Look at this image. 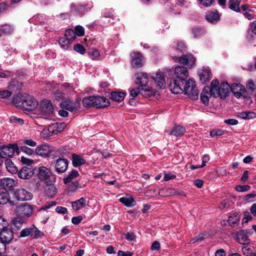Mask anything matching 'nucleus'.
Listing matches in <instances>:
<instances>
[{
    "instance_id": "f257e3e1",
    "label": "nucleus",
    "mask_w": 256,
    "mask_h": 256,
    "mask_svg": "<svg viewBox=\"0 0 256 256\" xmlns=\"http://www.w3.org/2000/svg\"><path fill=\"white\" fill-rule=\"evenodd\" d=\"M14 101L18 104V106L28 110H34L38 104L37 100L26 93L18 94Z\"/></svg>"
},
{
    "instance_id": "f03ea898",
    "label": "nucleus",
    "mask_w": 256,
    "mask_h": 256,
    "mask_svg": "<svg viewBox=\"0 0 256 256\" xmlns=\"http://www.w3.org/2000/svg\"><path fill=\"white\" fill-rule=\"evenodd\" d=\"M136 84H139L142 90L148 92V96L154 95L156 91L152 87L148 86V77L147 73L139 72L136 74Z\"/></svg>"
},
{
    "instance_id": "7ed1b4c3",
    "label": "nucleus",
    "mask_w": 256,
    "mask_h": 256,
    "mask_svg": "<svg viewBox=\"0 0 256 256\" xmlns=\"http://www.w3.org/2000/svg\"><path fill=\"white\" fill-rule=\"evenodd\" d=\"M182 92L188 96L189 98L192 100H196L198 98V91L197 90L194 82L192 79H189L185 83Z\"/></svg>"
},
{
    "instance_id": "20e7f679",
    "label": "nucleus",
    "mask_w": 256,
    "mask_h": 256,
    "mask_svg": "<svg viewBox=\"0 0 256 256\" xmlns=\"http://www.w3.org/2000/svg\"><path fill=\"white\" fill-rule=\"evenodd\" d=\"M15 152L18 154L19 152L18 147L16 144H8L0 146V155L4 159L12 158Z\"/></svg>"
},
{
    "instance_id": "39448f33",
    "label": "nucleus",
    "mask_w": 256,
    "mask_h": 256,
    "mask_svg": "<svg viewBox=\"0 0 256 256\" xmlns=\"http://www.w3.org/2000/svg\"><path fill=\"white\" fill-rule=\"evenodd\" d=\"M15 212L16 216L26 218L32 214V208L30 205L26 203L16 206Z\"/></svg>"
},
{
    "instance_id": "423d86ee",
    "label": "nucleus",
    "mask_w": 256,
    "mask_h": 256,
    "mask_svg": "<svg viewBox=\"0 0 256 256\" xmlns=\"http://www.w3.org/2000/svg\"><path fill=\"white\" fill-rule=\"evenodd\" d=\"M13 196L18 200L27 201L32 198V194L24 188H20L14 190Z\"/></svg>"
},
{
    "instance_id": "0eeeda50",
    "label": "nucleus",
    "mask_w": 256,
    "mask_h": 256,
    "mask_svg": "<svg viewBox=\"0 0 256 256\" xmlns=\"http://www.w3.org/2000/svg\"><path fill=\"white\" fill-rule=\"evenodd\" d=\"M14 238V232L10 228H6L0 232V240L6 249V244H9Z\"/></svg>"
},
{
    "instance_id": "6e6552de",
    "label": "nucleus",
    "mask_w": 256,
    "mask_h": 256,
    "mask_svg": "<svg viewBox=\"0 0 256 256\" xmlns=\"http://www.w3.org/2000/svg\"><path fill=\"white\" fill-rule=\"evenodd\" d=\"M40 112L44 115L52 116L54 113V106L49 100H44L41 101L40 106Z\"/></svg>"
},
{
    "instance_id": "1a4fd4ad",
    "label": "nucleus",
    "mask_w": 256,
    "mask_h": 256,
    "mask_svg": "<svg viewBox=\"0 0 256 256\" xmlns=\"http://www.w3.org/2000/svg\"><path fill=\"white\" fill-rule=\"evenodd\" d=\"M175 61L190 68L194 64L196 58L193 55L188 54L180 57H176Z\"/></svg>"
},
{
    "instance_id": "9d476101",
    "label": "nucleus",
    "mask_w": 256,
    "mask_h": 256,
    "mask_svg": "<svg viewBox=\"0 0 256 256\" xmlns=\"http://www.w3.org/2000/svg\"><path fill=\"white\" fill-rule=\"evenodd\" d=\"M69 161L65 158H58L55 162V170L58 174L64 172L68 168Z\"/></svg>"
},
{
    "instance_id": "9b49d317",
    "label": "nucleus",
    "mask_w": 256,
    "mask_h": 256,
    "mask_svg": "<svg viewBox=\"0 0 256 256\" xmlns=\"http://www.w3.org/2000/svg\"><path fill=\"white\" fill-rule=\"evenodd\" d=\"M184 80L177 78L171 80L168 86L170 90L174 94L182 93V86H183Z\"/></svg>"
},
{
    "instance_id": "f8f14e48",
    "label": "nucleus",
    "mask_w": 256,
    "mask_h": 256,
    "mask_svg": "<svg viewBox=\"0 0 256 256\" xmlns=\"http://www.w3.org/2000/svg\"><path fill=\"white\" fill-rule=\"evenodd\" d=\"M110 102L104 96H94V107L102 108L110 105Z\"/></svg>"
},
{
    "instance_id": "ddd939ff",
    "label": "nucleus",
    "mask_w": 256,
    "mask_h": 256,
    "mask_svg": "<svg viewBox=\"0 0 256 256\" xmlns=\"http://www.w3.org/2000/svg\"><path fill=\"white\" fill-rule=\"evenodd\" d=\"M76 36H80V25L76 26L75 28V32L72 29L67 30L64 36L70 42L71 44L74 40Z\"/></svg>"
},
{
    "instance_id": "4468645a",
    "label": "nucleus",
    "mask_w": 256,
    "mask_h": 256,
    "mask_svg": "<svg viewBox=\"0 0 256 256\" xmlns=\"http://www.w3.org/2000/svg\"><path fill=\"white\" fill-rule=\"evenodd\" d=\"M132 64L133 67L138 68L142 66L144 57L142 54L138 52L131 54Z\"/></svg>"
},
{
    "instance_id": "2eb2a0df",
    "label": "nucleus",
    "mask_w": 256,
    "mask_h": 256,
    "mask_svg": "<svg viewBox=\"0 0 256 256\" xmlns=\"http://www.w3.org/2000/svg\"><path fill=\"white\" fill-rule=\"evenodd\" d=\"M36 154L44 158H48L50 156L51 150L48 144H42L36 147L35 150Z\"/></svg>"
},
{
    "instance_id": "dca6fc26",
    "label": "nucleus",
    "mask_w": 256,
    "mask_h": 256,
    "mask_svg": "<svg viewBox=\"0 0 256 256\" xmlns=\"http://www.w3.org/2000/svg\"><path fill=\"white\" fill-rule=\"evenodd\" d=\"M38 177L42 180H44L46 182H48V180H50V176H52L54 179V176H52L50 170L45 166H41L38 168Z\"/></svg>"
},
{
    "instance_id": "f3484780",
    "label": "nucleus",
    "mask_w": 256,
    "mask_h": 256,
    "mask_svg": "<svg viewBox=\"0 0 256 256\" xmlns=\"http://www.w3.org/2000/svg\"><path fill=\"white\" fill-rule=\"evenodd\" d=\"M34 174V169L32 166H24L18 173V177L22 179H28Z\"/></svg>"
},
{
    "instance_id": "a211bd4d",
    "label": "nucleus",
    "mask_w": 256,
    "mask_h": 256,
    "mask_svg": "<svg viewBox=\"0 0 256 256\" xmlns=\"http://www.w3.org/2000/svg\"><path fill=\"white\" fill-rule=\"evenodd\" d=\"M174 74L177 79L186 80L188 76V72L187 68L182 66H178L174 70Z\"/></svg>"
},
{
    "instance_id": "6ab92c4d",
    "label": "nucleus",
    "mask_w": 256,
    "mask_h": 256,
    "mask_svg": "<svg viewBox=\"0 0 256 256\" xmlns=\"http://www.w3.org/2000/svg\"><path fill=\"white\" fill-rule=\"evenodd\" d=\"M206 20L212 24H216L220 20V15L217 10L208 11L205 16Z\"/></svg>"
},
{
    "instance_id": "aec40b11",
    "label": "nucleus",
    "mask_w": 256,
    "mask_h": 256,
    "mask_svg": "<svg viewBox=\"0 0 256 256\" xmlns=\"http://www.w3.org/2000/svg\"><path fill=\"white\" fill-rule=\"evenodd\" d=\"M230 90L236 98H240L242 94L245 92L244 86L240 84H234L231 86Z\"/></svg>"
},
{
    "instance_id": "412c9836",
    "label": "nucleus",
    "mask_w": 256,
    "mask_h": 256,
    "mask_svg": "<svg viewBox=\"0 0 256 256\" xmlns=\"http://www.w3.org/2000/svg\"><path fill=\"white\" fill-rule=\"evenodd\" d=\"M16 181L10 178H4L0 179V186L4 189H8L14 186Z\"/></svg>"
},
{
    "instance_id": "4be33fe9",
    "label": "nucleus",
    "mask_w": 256,
    "mask_h": 256,
    "mask_svg": "<svg viewBox=\"0 0 256 256\" xmlns=\"http://www.w3.org/2000/svg\"><path fill=\"white\" fill-rule=\"evenodd\" d=\"M152 78L159 88L164 89L166 88V82L163 73L161 72H157L155 76H152Z\"/></svg>"
},
{
    "instance_id": "5701e85b",
    "label": "nucleus",
    "mask_w": 256,
    "mask_h": 256,
    "mask_svg": "<svg viewBox=\"0 0 256 256\" xmlns=\"http://www.w3.org/2000/svg\"><path fill=\"white\" fill-rule=\"evenodd\" d=\"M211 87L210 88V95L214 98H218L220 96V87L219 82L217 80H213L211 84Z\"/></svg>"
},
{
    "instance_id": "b1692460",
    "label": "nucleus",
    "mask_w": 256,
    "mask_h": 256,
    "mask_svg": "<svg viewBox=\"0 0 256 256\" xmlns=\"http://www.w3.org/2000/svg\"><path fill=\"white\" fill-rule=\"evenodd\" d=\"M166 132L170 135L180 136L186 132V128L182 126H176L172 129L167 130Z\"/></svg>"
},
{
    "instance_id": "393cba45",
    "label": "nucleus",
    "mask_w": 256,
    "mask_h": 256,
    "mask_svg": "<svg viewBox=\"0 0 256 256\" xmlns=\"http://www.w3.org/2000/svg\"><path fill=\"white\" fill-rule=\"evenodd\" d=\"M199 76L202 84H206L212 78L210 71L208 69H203L199 72Z\"/></svg>"
},
{
    "instance_id": "a878e982",
    "label": "nucleus",
    "mask_w": 256,
    "mask_h": 256,
    "mask_svg": "<svg viewBox=\"0 0 256 256\" xmlns=\"http://www.w3.org/2000/svg\"><path fill=\"white\" fill-rule=\"evenodd\" d=\"M230 86L227 82H222L220 86V97L224 99L228 95Z\"/></svg>"
},
{
    "instance_id": "bb28decb",
    "label": "nucleus",
    "mask_w": 256,
    "mask_h": 256,
    "mask_svg": "<svg viewBox=\"0 0 256 256\" xmlns=\"http://www.w3.org/2000/svg\"><path fill=\"white\" fill-rule=\"evenodd\" d=\"M8 202L11 205H16L14 202L10 200V194L7 191L0 190V205L4 204Z\"/></svg>"
},
{
    "instance_id": "cd10ccee",
    "label": "nucleus",
    "mask_w": 256,
    "mask_h": 256,
    "mask_svg": "<svg viewBox=\"0 0 256 256\" xmlns=\"http://www.w3.org/2000/svg\"><path fill=\"white\" fill-rule=\"evenodd\" d=\"M60 107L71 112L76 109V104L70 100H67L61 102L60 104Z\"/></svg>"
},
{
    "instance_id": "c85d7f7f",
    "label": "nucleus",
    "mask_w": 256,
    "mask_h": 256,
    "mask_svg": "<svg viewBox=\"0 0 256 256\" xmlns=\"http://www.w3.org/2000/svg\"><path fill=\"white\" fill-rule=\"evenodd\" d=\"M237 117L244 120H250L256 118V114L251 111L240 112L237 113Z\"/></svg>"
},
{
    "instance_id": "c756f323",
    "label": "nucleus",
    "mask_w": 256,
    "mask_h": 256,
    "mask_svg": "<svg viewBox=\"0 0 256 256\" xmlns=\"http://www.w3.org/2000/svg\"><path fill=\"white\" fill-rule=\"evenodd\" d=\"M210 87L205 86L200 94V100L206 105H208L209 102V96Z\"/></svg>"
},
{
    "instance_id": "7c9ffc66",
    "label": "nucleus",
    "mask_w": 256,
    "mask_h": 256,
    "mask_svg": "<svg viewBox=\"0 0 256 256\" xmlns=\"http://www.w3.org/2000/svg\"><path fill=\"white\" fill-rule=\"evenodd\" d=\"M25 220V218L20 216H16V217L13 218L12 220V222L13 224L12 228L18 230L20 229L24 223Z\"/></svg>"
},
{
    "instance_id": "2f4dec72",
    "label": "nucleus",
    "mask_w": 256,
    "mask_h": 256,
    "mask_svg": "<svg viewBox=\"0 0 256 256\" xmlns=\"http://www.w3.org/2000/svg\"><path fill=\"white\" fill-rule=\"evenodd\" d=\"M46 194L50 197H54L57 192V189L54 185L52 184H47L45 188Z\"/></svg>"
},
{
    "instance_id": "473e14b6",
    "label": "nucleus",
    "mask_w": 256,
    "mask_h": 256,
    "mask_svg": "<svg viewBox=\"0 0 256 256\" xmlns=\"http://www.w3.org/2000/svg\"><path fill=\"white\" fill-rule=\"evenodd\" d=\"M126 96V94L120 92H112L110 93V98L114 101L120 102Z\"/></svg>"
},
{
    "instance_id": "72a5a7b5",
    "label": "nucleus",
    "mask_w": 256,
    "mask_h": 256,
    "mask_svg": "<svg viewBox=\"0 0 256 256\" xmlns=\"http://www.w3.org/2000/svg\"><path fill=\"white\" fill-rule=\"evenodd\" d=\"M178 194L177 192L172 188H164L158 192V194L162 196H168Z\"/></svg>"
},
{
    "instance_id": "f704fd0d",
    "label": "nucleus",
    "mask_w": 256,
    "mask_h": 256,
    "mask_svg": "<svg viewBox=\"0 0 256 256\" xmlns=\"http://www.w3.org/2000/svg\"><path fill=\"white\" fill-rule=\"evenodd\" d=\"M120 202L124 206L131 207L134 205V200L130 196H124L120 198Z\"/></svg>"
},
{
    "instance_id": "c9c22d12",
    "label": "nucleus",
    "mask_w": 256,
    "mask_h": 256,
    "mask_svg": "<svg viewBox=\"0 0 256 256\" xmlns=\"http://www.w3.org/2000/svg\"><path fill=\"white\" fill-rule=\"evenodd\" d=\"M139 94L148 96V92H144L143 90H142V88L139 86L136 88H132L130 90V99H134Z\"/></svg>"
},
{
    "instance_id": "e433bc0d",
    "label": "nucleus",
    "mask_w": 256,
    "mask_h": 256,
    "mask_svg": "<svg viewBox=\"0 0 256 256\" xmlns=\"http://www.w3.org/2000/svg\"><path fill=\"white\" fill-rule=\"evenodd\" d=\"M79 176V174L78 170L73 169L63 179V181L64 184H67L70 182L73 179L78 177Z\"/></svg>"
},
{
    "instance_id": "4c0bfd02",
    "label": "nucleus",
    "mask_w": 256,
    "mask_h": 256,
    "mask_svg": "<svg viewBox=\"0 0 256 256\" xmlns=\"http://www.w3.org/2000/svg\"><path fill=\"white\" fill-rule=\"evenodd\" d=\"M6 170L12 174H15L18 172V168L10 159H6L5 162Z\"/></svg>"
},
{
    "instance_id": "58836bf2",
    "label": "nucleus",
    "mask_w": 256,
    "mask_h": 256,
    "mask_svg": "<svg viewBox=\"0 0 256 256\" xmlns=\"http://www.w3.org/2000/svg\"><path fill=\"white\" fill-rule=\"evenodd\" d=\"M241 0H229V8L235 12H240V4Z\"/></svg>"
},
{
    "instance_id": "ea45409f",
    "label": "nucleus",
    "mask_w": 256,
    "mask_h": 256,
    "mask_svg": "<svg viewBox=\"0 0 256 256\" xmlns=\"http://www.w3.org/2000/svg\"><path fill=\"white\" fill-rule=\"evenodd\" d=\"M67 38L63 36L58 40V44L60 45V47L64 49V50H68L71 45V43L69 40H68Z\"/></svg>"
},
{
    "instance_id": "a19ab883",
    "label": "nucleus",
    "mask_w": 256,
    "mask_h": 256,
    "mask_svg": "<svg viewBox=\"0 0 256 256\" xmlns=\"http://www.w3.org/2000/svg\"><path fill=\"white\" fill-rule=\"evenodd\" d=\"M32 228V232L30 234V236L34 238H42L44 236V234L38 230L34 226H31Z\"/></svg>"
},
{
    "instance_id": "79ce46f5",
    "label": "nucleus",
    "mask_w": 256,
    "mask_h": 256,
    "mask_svg": "<svg viewBox=\"0 0 256 256\" xmlns=\"http://www.w3.org/2000/svg\"><path fill=\"white\" fill-rule=\"evenodd\" d=\"M82 104L86 108L94 107V96H88L82 100Z\"/></svg>"
},
{
    "instance_id": "37998d69",
    "label": "nucleus",
    "mask_w": 256,
    "mask_h": 256,
    "mask_svg": "<svg viewBox=\"0 0 256 256\" xmlns=\"http://www.w3.org/2000/svg\"><path fill=\"white\" fill-rule=\"evenodd\" d=\"M65 124L64 123H54L52 124V128H53L52 132H55L56 134L61 132L64 128Z\"/></svg>"
},
{
    "instance_id": "c03bdc74",
    "label": "nucleus",
    "mask_w": 256,
    "mask_h": 256,
    "mask_svg": "<svg viewBox=\"0 0 256 256\" xmlns=\"http://www.w3.org/2000/svg\"><path fill=\"white\" fill-rule=\"evenodd\" d=\"M240 220V216L238 214L234 213L228 218V222L230 226L236 224Z\"/></svg>"
},
{
    "instance_id": "a18cd8bd",
    "label": "nucleus",
    "mask_w": 256,
    "mask_h": 256,
    "mask_svg": "<svg viewBox=\"0 0 256 256\" xmlns=\"http://www.w3.org/2000/svg\"><path fill=\"white\" fill-rule=\"evenodd\" d=\"M224 132L220 129L213 130L210 132V136L214 138H218V136L223 135Z\"/></svg>"
},
{
    "instance_id": "49530a36",
    "label": "nucleus",
    "mask_w": 256,
    "mask_h": 256,
    "mask_svg": "<svg viewBox=\"0 0 256 256\" xmlns=\"http://www.w3.org/2000/svg\"><path fill=\"white\" fill-rule=\"evenodd\" d=\"M88 56L92 60H96L100 55L99 51L96 49H90L88 52Z\"/></svg>"
},
{
    "instance_id": "de8ad7c7",
    "label": "nucleus",
    "mask_w": 256,
    "mask_h": 256,
    "mask_svg": "<svg viewBox=\"0 0 256 256\" xmlns=\"http://www.w3.org/2000/svg\"><path fill=\"white\" fill-rule=\"evenodd\" d=\"M72 163L74 167L80 166V156L73 154H72Z\"/></svg>"
},
{
    "instance_id": "09e8293b",
    "label": "nucleus",
    "mask_w": 256,
    "mask_h": 256,
    "mask_svg": "<svg viewBox=\"0 0 256 256\" xmlns=\"http://www.w3.org/2000/svg\"><path fill=\"white\" fill-rule=\"evenodd\" d=\"M8 223L6 220L2 217V210L0 212V230H2L7 228Z\"/></svg>"
},
{
    "instance_id": "8fccbe9b",
    "label": "nucleus",
    "mask_w": 256,
    "mask_h": 256,
    "mask_svg": "<svg viewBox=\"0 0 256 256\" xmlns=\"http://www.w3.org/2000/svg\"><path fill=\"white\" fill-rule=\"evenodd\" d=\"M250 188V186L248 185H238L236 186V190L238 192H246L248 191Z\"/></svg>"
},
{
    "instance_id": "3c124183",
    "label": "nucleus",
    "mask_w": 256,
    "mask_h": 256,
    "mask_svg": "<svg viewBox=\"0 0 256 256\" xmlns=\"http://www.w3.org/2000/svg\"><path fill=\"white\" fill-rule=\"evenodd\" d=\"M192 32L194 38H196L200 37L204 33V30L198 28H194L192 29Z\"/></svg>"
},
{
    "instance_id": "603ef678",
    "label": "nucleus",
    "mask_w": 256,
    "mask_h": 256,
    "mask_svg": "<svg viewBox=\"0 0 256 256\" xmlns=\"http://www.w3.org/2000/svg\"><path fill=\"white\" fill-rule=\"evenodd\" d=\"M246 87L250 92H254L256 90V85L252 80H250L248 81Z\"/></svg>"
},
{
    "instance_id": "864d4df0",
    "label": "nucleus",
    "mask_w": 256,
    "mask_h": 256,
    "mask_svg": "<svg viewBox=\"0 0 256 256\" xmlns=\"http://www.w3.org/2000/svg\"><path fill=\"white\" fill-rule=\"evenodd\" d=\"M242 250L243 254L246 256H252L255 253L252 252V250L250 248L246 246H243Z\"/></svg>"
},
{
    "instance_id": "5fc2aeb1",
    "label": "nucleus",
    "mask_w": 256,
    "mask_h": 256,
    "mask_svg": "<svg viewBox=\"0 0 256 256\" xmlns=\"http://www.w3.org/2000/svg\"><path fill=\"white\" fill-rule=\"evenodd\" d=\"M200 4L204 7H209L214 2L215 0H198Z\"/></svg>"
},
{
    "instance_id": "6e6d98bb",
    "label": "nucleus",
    "mask_w": 256,
    "mask_h": 256,
    "mask_svg": "<svg viewBox=\"0 0 256 256\" xmlns=\"http://www.w3.org/2000/svg\"><path fill=\"white\" fill-rule=\"evenodd\" d=\"M58 152L59 154V158H64L65 156H68L69 154V152L64 148H58Z\"/></svg>"
},
{
    "instance_id": "4d7b16f0",
    "label": "nucleus",
    "mask_w": 256,
    "mask_h": 256,
    "mask_svg": "<svg viewBox=\"0 0 256 256\" xmlns=\"http://www.w3.org/2000/svg\"><path fill=\"white\" fill-rule=\"evenodd\" d=\"M32 232L31 226L30 228H24L20 232V237H26L28 236H30Z\"/></svg>"
},
{
    "instance_id": "13d9d810",
    "label": "nucleus",
    "mask_w": 256,
    "mask_h": 256,
    "mask_svg": "<svg viewBox=\"0 0 256 256\" xmlns=\"http://www.w3.org/2000/svg\"><path fill=\"white\" fill-rule=\"evenodd\" d=\"M12 92L8 90H0V98H4L10 96Z\"/></svg>"
},
{
    "instance_id": "bf43d9fd",
    "label": "nucleus",
    "mask_w": 256,
    "mask_h": 256,
    "mask_svg": "<svg viewBox=\"0 0 256 256\" xmlns=\"http://www.w3.org/2000/svg\"><path fill=\"white\" fill-rule=\"evenodd\" d=\"M20 150L22 152L30 156L34 154V150L26 146H21Z\"/></svg>"
},
{
    "instance_id": "052dcab7",
    "label": "nucleus",
    "mask_w": 256,
    "mask_h": 256,
    "mask_svg": "<svg viewBox=\"0 0 256 256\" xmlns=\"http://www.w3.org/2000/svg\"><path fill=\"white\" fill-rule=\"evenodd\" d=\"M0 31L4 34H10L12 32V28L8 24L2 26Z\"/></svg>"
},
{
    "instance_id": "680f3d73",
    "label": "nucleus",
    "mask_w": 256,
    "mask_h": 256,
    "mask_svg": "<svg viewBox=\"0 0 256 256\" xmlns=\"http://www.w3.org/2000/svg\"><path fill=\"white\" fill-rule=\"evenodd\" d=\"M79 183L78 181L72 182L69 186L68 190L70 192H74L78 188Z\"/></svg>"
},
{
    "instance_id": "e2e57ef3",
    "label": "nucleus",
    "mask_w": 256,
    "mask_h": 256,
    "mask_svg": "<svg viewBox=\"0 0 256 256\" xmlns=\"http://www.w3.org/2000/svg\"><path fill=\"white\" fill-rule=\"evenodd\" d=\"M256 198V194H249L245 196L244 200L248 202H252L254 201V198Z\"/></svg>"
},
{
    "instance_id": "0e129e2a",
    "label": "nucleus",
    "mask_w": 256,
    "mask_h": 256,
    "mask_svg": "<svg viewBox=\"0 0 256 256\" xmlns=\"http://www.w3.org/2000/svg\"><path fill=\"white\" fill-rule=\"evenodd\" d=\"M23 144L32 147L36 146V142L32 139H26L23 140Z\"/></svg>"
},
{
    "instance_id": "69168bd1",
    "label": "nucleus",
    "mask_w": 256,
    "mask_h": 256,
    "mask_svg": "<svg viewBox=\"0 0 256 256\" xmlns=\"http://www.w3.org/2000/svg\"><path fill=\"white\" fill-rule=\"evenodd\" d=\"M73 210L78 211L80 209V199L72 202Z\"/></svg>"
},
{
    "instance_id": "338daca9",
    "label": "nucleus",
    "mask_w": 256,
    "mask_h": 256,
    "mask_svg": "<svg viewBox=\"0 0 256 256\" xmlns=\"http://www.w3.org/2000/svg\"><path fill=\"white\" fill-rule=\"evenodd\" d=\"M54 98L56 100H60L64 98V94L57 90L54 94Z\"/></svg>"
},
{
    "instance_id": "774afa93",
    "label": "nucleus",
    "mask_w": 256,
    "mask_h": 256,
    "mask_svg": "<svg viewBox=\"0 0 256 256\" xmlns=\"http://www.w3.org/2000/svg\"><path fill=\"white\" fill-rule=\"evenodd\" d=\"M132 255L133 253L129 251L124 252L122 250H119L118 252V256H132Z\"/></svg>"
}]
</instances>
